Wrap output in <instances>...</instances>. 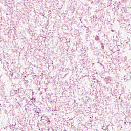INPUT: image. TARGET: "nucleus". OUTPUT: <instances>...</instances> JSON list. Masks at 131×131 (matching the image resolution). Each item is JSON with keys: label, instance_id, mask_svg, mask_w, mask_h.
Returning a JSON list of instances; mask_svg holds the SVG:
<instances>
[{"label": "nucleus", "instance_id": "nucleus-1", "mask_svg": "<svg viewBox=\"0 0 131 131\" xmlns=\"http://www.w3.org/2000/svg\"><path fill=\"white\" fill-rule=\"evenodd\" d=\"M37 113H38V114H39V112H37Z\"/></svg>", "mask_w": 131, "mask_h": 131}]
</instances>
